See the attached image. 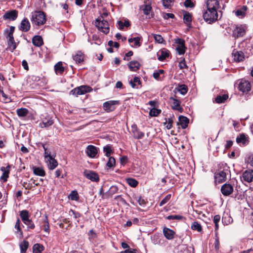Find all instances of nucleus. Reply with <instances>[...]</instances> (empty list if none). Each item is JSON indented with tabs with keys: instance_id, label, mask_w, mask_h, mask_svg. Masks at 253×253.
<instances>
[{
	"instance_id": "obj_1",
	"label": "nucleus",
	"mask_w": 253,
	"mask_h": 253,
	"mask_svg": "<svg viewBox=\"0 0 253 253\" xmlns=\"http://www.w3.org/2000/svg\"><path fill=\"white\" fill-rule=\"evenodd\" d=\"M14 30L15 27L13 26H11L9 29H7L5 31L6 38L7 40V49L10 50L12 52L13 51V50L16 48V44L14 41L13 35Z\"/></svg>"
},
{
	"instance_id": "obj_2",
	"label": "nucleus",
	"mask_w": 253,
	"mask_h": 253,
	"mask_svg": "<svg viewBox=\"0 0 253 253\" xmlns=\"http://www.w3.org/2000/svg\"><path fill=\"white\" fill-rule=\"evenodd\" d=\"M31 21L33 24L38 26L43 25L46 22L45 15L42 11H35L32 14Z\"/></svg>"
},
{
	"instance_id": "obj_3",
	"label": "nucleus",
	"mask_w": 253,
	"mask_h": 253,
	"mask_svg": "<svg viewBox=\"0 0 253 253\" xmlns=\"http://www.w3.org/2000/svg\"><path fill=\"white\" fill-rule=\"evenodd\" d=\"M203 17L207 22L211 24L217 19L218 14L217 10L207 8V9L203 12Z\"/></svg>"
},
{
	"instance_id": "obj_4",
	"label": "nucleus",
	"mask_w": 253,
	"mask_h": 253,
	"mask_svg": "<svg viewBox=\"0 0 253 253\" xmlns=\"http://www.w3.org/2000/svg\"><path fill=\"white\" fill-rule=\"evenodd\" d=\"M102 19V17L97 18L95 21V25L97 27L99 31L107 34L109 32V25L106 20Z\"/></svg>"
},
{
	"instance_id": "obj_5",
	"label": "nucleus",
	"mask_w": 253,
	"mask_h": 253,
	"mask_svg": "<svg viewBox=\"0 0 253 253\" xmlns=\"http://www.w3.org/2000/svg\"><path fill=\"white\" fill-rule=\"evenodd\" d=\"M92 90V88L89 86L81 85L72 89L70 91V94L78 96L79 95H83L91 92Z\"/></svg>"
},
{
	"instance_id": "obj_6",
	"label": "nucleus",
	"mask_w": 253,
	"mask_h": 253,
	"mask_svg": "<svg viewBox=\"0 0 253 253\" xmlns=\"http://www.w3.org/2000/svg\"><path fill=\"white\" fill-rule=\"evenodd\" d=\"M175 43L177 44L176 50L178 54H184L186 49L185 46V41L183 39L177 38L175 39Z\"/></svg>"
},
{
	"instance_id": "obj_7",
	"label": "nucleus",
	"mask_w": 253,
	"mask_h": 253,
	"mask_svg": "<svg viewBox=\"0 0 253 253\" xmlns=\"http://www.w3.org/2000/svg\"><path fill=\"white\" fill-rule=\"evenodd\" d=\"M246 29L243 25L237 26L233 31V36L235 38L243 37L246 33Z\"/></svg>"
},
{
	"instance_id": "obj_8",
	"label": "nucleus",
	"mask_w": 253,
	"mask_h": 253,
	"mask_svg": "<svg viewBox=\"0 0 253 253\" xmlns=\"http://www.w3.org/2000/svg\"><path fill=\"white\" fill-rule=\"evenodd\" d=\"M84 175L86 178L92 181L98 182L99 180L98 175L93 171L85 170L84 172Z\"/></svg>"
},
{
	"instance_id": "obj_9",
	"label": "nucleus",
	"mask_w": 253,
	"mask_h": 253,
	"mask_svg": "<svg viewBox=\"0 0 253 253\" xmlns=\"http://www.w3.org/2000/svg\"><path fill=\"white\" fill-rule=\"evenodd\" d=\"M119 104V101L110 100L103 103V108L105 110L109 112L114 111L115 109V106Z\"/></svg>"
},
{
	"instance_id": "obj_10",
	"label": "nucleus",
	"mask_w": 253,
	"mask_h": 253,
	"mask_svg": "<svg viewBox=\"0 0 253 253\" xmlns=\"http://www.w3.org/2000/svg\"><path fill=\"white\" fill-rule=\"evenodd\" d=\"M140 9L145 15L149 16V18L153 17V14H151V16H149L150 12L152 11V7L151 2L149 0L145 1L144 4L140 6Z\"/></svg>"
},
{
	"instance_id": "obj_11",
	"label": "nucleus",
	"mask_w": 253,
	"mask_h": 253,
	"mask_svg": "<svg viewBox=\"0 0 253 253\" xmlns=\"http://www.w3.org/2000/svg\"><path fill=\"white\" fill-rule=\"evenodd\" d=\"M233 191V187L230 184L225 183L221 188L222 194L225 196L230 195Z\"/></svg>"
},
{
	"instance_id": "obj_12",
	"label": "nucleus",
	"mask_w": 253,
	"mask_h": 253,
	"mask_svg": "<svg viewBox=\"0 0 253 253\" xmlns=\"http://www.w3.org/2000/svg\"><path fill=\"white\" fill-rule=\"evenodd\" d=\"M215 183H220L226 180V173L223 171H220L219 172L215 174L214 175Z\"/></svg>"
},
{
	"instance_id": "obj_13",
	"label": "nucleus",
	"mask_w": 253,
	"mask_h": 253,
	"mask_svg": "<svg viewBox=\"0 0 253 253\" xmlns=\"http://www.w3.org/2000/svg\"><path fill=\"white\" fill-rule=\"evenodd\" d=\"M242 180L250 183L253 179V170H246L242 174Z\"/></svg>"
},
{
	"instance_id": "obj_14",
	"label": "nucleus",
	"mask_w": 253,
	"mask_h": 253,
	"mask_svg": "<svg viewBox=\"0 0 253 253\" xmlns=\"http://www.w3.org/2000/svg\"><path fill=\"white\" fill-rule=\"evenodd\" d=\"M18 16V12L16 10L7 11L3 16L4 20H15Z\"/></svg>"
},
{
	"instance_id": "obj_15",
	"label": "nucleus",
	"mask_w": 253,
	"mask_h": 253,
	"mask_svg": "<svg viewBox=\"0 0 253 253\" xmlns=\"http://www.w3.org/2000/svg\"><path fill=\"white\" fill-rule=\"evenodd\" d=\"M233 60L235 62H240L244 59V55L242 51L234 50L232 53Z\"/></svg>"
},
{
	"instance_id": "obj_16",
	"label": "nucleus",
	"mask_w": 253,
	"mask_h": 253,
	"mask_svg": "<svg viewBox=\"0 0 253 253\" xmlns=\"http://www.w3.org/2000/svg\"><path fill=\"white\" fill-rule=\"evenodd\" d=\"M169 100L171 103V108L173 110H178L181 112L183 110L180 106V101L173 97H170Z\"/></svg>"
},
{
	"instance_id": "obj_17",
	"label": "nucleus",
	"mask_w": 253,
	"mask_h": 253,
	"mask_svg": "<svg viewBox=\"0 0 253 253\" xmlns=\"http://www.w3.org/2000/svg\"><path fill=\"white\" fill-rule=\"evenodd\" d=\"M207 7L209 9L217 10L219 7V1L218 0H208Z\"/></svg>"
},
{
	"instance_id": "obj_18",
	"label": "nucleus",
	"mask_w": 253,
	"mask_h": 253,
	"mask_svg": "<svg viewBox=\"0 0 253 253\" xmlns=\"http://www.w3.org/2000/svg\"><path fill=\"white\" fill-rule=\"evenodd\" d=\"M163 232L164 236L168 240H170L173 239L175 232L173 230L165 227L163 228Z\"/></svg>"
},
{
	"instance_id": "obj_19",
	"label": "nucleus",
	"mask_w": 253,
	"mask_h": 253,
	"mask_svg": "<svg viewBox=\"0 0 253 253\" xmlns=\"http://www.w3.org/2000/svg\"><path fill=\"white\" fill-rule=\"evenodd\" d=\"M239 89L243 92L249 91L251 89L250 83L246 81H242L239 84Z\"/></svg>"
},
{
	"instance_id": "obj_20",
	"label": "nucleus",
	"mask_w": 253,
	"mask_h": 253,
	"mask_svg": "<svg viewBox=\"0 0 253 253\" xmlns=\"http://www.w3.org/2000/svg\"><path fill=\"white\" fill-rule=\"evenodd\" d=\"M247 9L248 7L246 5H244L241 7L237 8L234 12L236 16L242 18L246 15Z\"/></svg>"
},
{
	"instance_id": "obj_21",
	"label": "nucleus",
	"mask_w": 253,
	"mask_h": 253,
	"mask_svg": "<svg viewBox=\"0 0 253 253\" xmlns=\"http://www.w3.org/2000/svg\"><path fill=\"white\" fill-rule=\"evenodd\" d=\"M86 152L88 157L94 158L97 154L96 147L93 145H88L86 148Z\"/></svg>"
},
{
	"instance_id": "obj_22",
	"label": "nucleus",
	"mask_w": 253,
	"mask_h": 253,
	"mask_svg": "<svg viewBox=\"0 0 253 253\" xmlns=\"http://www.w3.org/2000/svg\"><path fill=\"white\" fill-rule=\"evenodd\" d=\"M31 25L27 18H24L21 22L19 29L23 32H27L30 30Z\"/></svg>"
},
{
	"instance_id": "obj_23",
	"label": "nucleus",
	"mask_w": 253,
	"mask_h": 253,
	"mask_svg": "<svg viewBox=\"0 0 253 253\" xmlns=\"http://www.w3.org/2000/svg\"><path fill=\"white\" fill-rule=\"evenodd\" d=\"M169 50L166 49H163L158 53V55L159 56L158 60L162 61H164L169 56Z\"/></svg>"
},
{
	"instance_id": "obj_24",
	"label": "nucleus",
	"mask_w": 253,
	"mask_h": 253,
	"mask_svg": "<svg viewBox=\"0 0 253 253\" xmlns=\"http://www.w3.org/2000/svg\"><path fill=\"white\" fill-rule=\"evenodd\" d=\"M74 60L77 63H81L84 60V54L81 51H78L73 56Z\"/></svg>"
},
{
	"instance_id": "obj_25",
	"label": "nucleus",
	"mask_w": 253,
	"mask_h": 253,
	"mask_svg": "<svg viewBox=\"0 0 253 253\" xmlns=\"http://www.w3.org/2000/svg\"><path fill=\"white\" fill-rule=\"evenodd\" d=\"M48 168L50 169H54L58 165L57 161L53 157H49V159L46 160Z\"/></svg>"
},
{
	"instance_id": "obj_26",
	"label": "nucleus",
	"mask_w": 253,
	"mask_h": 253,
	"mask_svg": "<svg viewBox=\"0 0 253 253\" xmlns=\"http://www.w3.org/2000/svg\"><path fill=\"white\" fill-rule=\"evenodd\" d=\"M53 124V121L51 118L44 119L42 120V123L40 124V126L42 128L48 127Z\"/></svg>"
},
{
	"instance_id": "obj_27",
	"label": "nucleus",
	"mask_w": 253,
	"mask_h": 253,
	"mask_svg": "<svg viewBox=\"0 0 253 253\" xmlns=\"http://www.w3.org/2000/svg\"><path fill=\"white\" fill-rule=\"evenodd\" d=\"M132 131L133 137L136 139H141L144 136V133L139 130L136 126H132Z\"/></svg>"
},
{
	"instance_id": "obj_28",
	"label": "nucleus",
	"mask_w": 253,
	"mask_h": 253,
	"mask_svg": "<svg viewBox=\"0 0 253 253\" xmlns=\"http://www.w3.org/2000/svg\"><path fill=\"white\" fill-rule=\"evenodd\" d=\"M183 21L187 26L191 27L192 14L189 12H185L183 14Z\"/></svg>"
},
{
	"instance_id": "obj_29",
	"label": "nucleus",
	"mask_w": 253,
	"mask_h": 253,
	"mask_svg": "<svg viewBox=\"0 0 253 253\" xmlns=\"http://www.w3.org/2000/svg\"><path fill=\"white\" fill-rule=\"evenodd\" d=\"M33 170L34 173L40 176H44L45 172L43 169L42 167H33Z\"/></svg>"
},
{
	"instance_id": "obj_30",
	"label": "nucleus",
	"mask_w": 253,
	"mask_h": 253,
	"mask_svg": "<svg viewBox=\"0 0 253 253\" xmlns=\"http://www.w3.org/2000/svg\"><path fill=\"white\" fill-rule=\"evenodd\" d=\"M54 70L56 74H61L64 71L62 62H58L54 65Z\"/></svg>"
},
{
	"instance_id": "obj_31",
	"label": "nucleus",
	"mask_w": 253,
	"mask_h": 253,
	"mask_svg": "<svg viewBox=\"0 0 253 253\" xmlns=\"http://www.w3.org/2000/svg\"><path fill=\"white\" fill-rule=\"evenodd\" d=\"M129 69L132 71H136L139 69L140 64L136 61H130L128 64Z\"/></svg>"
},
{
	"instance_id": "obj_32",
	"label": "nucleus",
	"mask_w": 253,
	"mask_h": 253,
	"mask_svg": "<svg viewBox=\"0 0 253 253\" xmlns=\"http://www.w3.org/2000/svg\"><path fill=\"white\" fill-rule=\"evenodd\" d=\"M179 121L181 126V127L183 129L186 128L189 123L188 119L186 117L181 116L179 117Z\"/></svg>"
},
{
	"instance_id": "obj_33",
	"label": "nucleus",
	"mask_w": 253,
	"mask_h": 253,
	"mask_svg": "<svg viewBox=\"0 0 253 253\" xmlns=\"http://www.w3.org/2000/svg\"><path fill=\"white\" fill-rule=\"evenodd\" d=\"M129 84L132 88H138V85L141 84L140 79L137 77H135L132 80L129 81Z\"/></svg>"
},
{
	"instance_id": "obj_34",
	"label": "nucleus",
	"mask_w": 253,
	"mask_h": 253,
	"mask_svg": "<svg viewBox=\"0 0 253 253\" xmlns=\"http://www.w3.org/2000/svg\"><path fill=\"white\" fill-rule=\"evenodd\" d=\"M119 29L120 30H124L125 28H128L130 26L128 20H125L124 21L122 20L119 21L117 23Z\"/></svg>"
},
{
	"instance_id": "obj_35",
	"label": "nucleus",
	"mask_w": 253,
	"mask_h": 253,
	"mask_svg": "<svg viewBox=\"0 0 253 253\" xmlns=\"http://www.w3.org/2000/svg\"><path fill=\"white\" fill-rule=\"evenodd\" d=\"M175 90L180 92L182 95L186 94L188 91L187 86L185 84H178Z\"/></svg>"
},
{
	"instance_id": "obj_36",
	"label": "nucleus",
	"mask_w": 253,
	"mask_h": 253,
	"mask_svg": "<svg viewBox=\"0 0 253 253\" xmlns=\"http://www.w3.org/2000/svg\"><path fill=\"white\" fill-rule=\"evenodd\" d=\"M32 42L35 46H40L43 44L42 39L40 36H36L33 38Z\"/></svg>"
},
{
	"instance_id": "obj_37",
	"label": "nucleus",
	"mask_w": 253,
	"mask_h": 253,
	"mask_svg": "<svg viewBox=\"0 0 253 253\" xmlns=\"http://www.w3.org/2000/svg\"><path fill=\"white\" fill-rule=\"evenodd\" d=\"M20 215L24 223L26 222V221H28V220L30 219L29 218L30 215L29 212L27 210H23L21 211L20 212Z\"/></svg>"
},
{
	"instance_id": "obj_38",
	"label": "nucleus",
	"mask_w": 253,
	"mask_h": 253,
	"mask_svg": "<svg viewBox=\"0 0 253 253\" xmlns=\"http://www.w3.org/2000/svg\"><path fill=\"white\" fill-rule=\"evenodd\" d=\"M118 191V187L115 185H113L109 188L108 191L106 193V195L107 196V197H112L114 194L117 193Z\"/></svg>"
},
{
	"instance_id": "obj_39",
	"label": "nucleus",
	"mask_w": 253,
	"mask_h": 253,
	"mask_svg": "<svg viewBox=\"0 0 253 253\" xmlns=\"http://www.w3.org/2000/svg\"><path fill=\"white\" fill-rule=\"evenodd\" d=\"M43 246L40 244H36L33 247V253H42V251H43Z\"/></svg>"
},
{
	"instance_id": "obj_40",
	"label": "nucleus",
	"mask_w": 253,
	"mask_h": 253,
	"mask_svg": "<svg viewBox=\"0 0 253 253\" xmlns=\"http://www.w3.org/2000/svg\"><path fill=\"white\" fill-rule=\"evenodd\" d=\"M17 115L20 117H24L27 115L29 113L28 109L24 108L18 109L16 111Z\"/></svg>"
},
{
	"instance_id": "obj_41",
	"label": "nucleus",
	"mask_w": 253,
	"mask_h": 253,
	"mask_svg": "<svg viewBox=\"0 0 253 253\" xmlns=\"http://www.w3.org/2000/svg\"><path fill=\"white\" fill-rule=\"evenodd\" d=\"M10 166L8 165L6 167V170L3 172L2 175L0 176V180H2L3 182L7 181V178L9 176V173L10 171Z\"/></svg>"
},
{
	"instance_id": "obj_42",
	"label": "nucleus",
	"mask_w": 253,
	"mask_h": 253,
	"mask_svg": "<svg viewBox=\"0 0 253 253\" xmlns=\"http://www.w3.org/2000/svg\"><path fill=\"white\" fill-rule=\"evenodd\" d=\"M127 183L132 187H135L137 186L138 182V181L132 178H127L126 179Z\"/></svg>"
},
{
	"instance_id": "obj_43",
	"label": "nucleus",
	"mask_w": 253,
	"mask_h": 253,
	"mask_svg": "<svg viewBox=\"0 0 253 253\" xmlns=\"http://www.w3.org/2000/svg\"><path fill=\"white\" fill-rule=\"evenodd\" d=\"M228 95L223 94L222 95H218L215 98V102L217 103H222L227 99Z\"/></svg>"
},
{
	"instance_id": "obj_44",
	"label": "nucleus",
	"mask_w": 253,
	"mask_h": 253,
	"mask_svg": "<svg viewBox=\"0 0 253 253\" xmlns=\"http://www.w3.org/2000/svg\"><path fill=\"white\" fill-rule=\"evenodd\" d=\"M191 228L192 230H196L198 232H200L202 230L201 224L197 221H195L192 223Z\"/></svg>"
},
{
	"instance_id": "obj_45",
	"label": "nucleus",
	"mask_w": 253,
	"mask_h": 253,
	"mask_svg": "<svg viewBox=\"0 0 253 253\" xmlns=\"http://www.w3.org/2000/svg\"><path fill=\"white\" fill-rule=\"evenodd\" d=\"M236 141L238 143H242L245 144L247 142V138L244 134H241L236 138Z\"/></svg>"
},
{
	"instance_id": "obj_46",
	"label": "nucleus",
	"mask_w": 253,
	"mask_h": 253,
	"mask_svg": "<svg viewBox=\"0 0 253 253\" xmlns=\"http://www.w3.org/2000/svg\"><path fill=\"white\" fill-rule=\"evenodd\" d=\"M103 151L105 153V156L109 157L113 153L112 147L110 145H107L103 147Z\"/></svg>"
},
{
	"instance_id": "obj_47",
	"label": "nucleus",
	"mask_w": 253,
	"mask_h": 253,
	"mask_svg": "<svg viewBox=\"0 0 253 253\" xmlns=\"http://www.w3.org/2000/svg\"><path fill=\"white\" fill-rule=\"evenodd\" d=\"M29 246V243L27 241H23L20 245L21 253H24L26 252Z\"/></svg>"
},
{
	"instance_id": "obj_48",
	"label": "nucleus",
	"mask_w": 253,
	"mask_h": 253,
	"mask_svg": "<svg viewBox=\"0 0 253 253\" xmlns=\"http://www.w3.org/2000/svg\"><path fill=\"white\" fill-rule=\"evenodd\" d=\"M161 112V110L153 108L150 110L149 115L152 117H156L158 116Z\"/></svg>"
},
{
	"instance_id": "obj_49",
	"label": "nucleus",
	"mask_w": 253,
	"mask_h": 253,
	"mask_svg": "<svg viewBox=\"0 0 253 253\" xmlns=\"http://www.w3.org/2000/svg\"><path fill=\"white\" fill-rule=\"evenodd\" d=\"M15 228L17 229L16 233H19V235L22 237L23 235L22 231L20 228V220L19 218H17L15 225Z\"/></svg>"
},
{
	"instance_id": "obj_50",
	"label": "nucleus",
	"mask_w": 253,
	"mask_h": 253,
	"mask_svg": "<svg viewBox=\"0 0 253 253\" xmlns=\"http://www.w3.org/2000/svg\"><path fill=\"white\" fill-rule=\"evenodd\" d=\"M109 160L106 164L107 167L109 168H113L115 165V159L112 157H109Z\"/></svg>"
},
{
	"instance_id": "obj_51",
	"label": "nucleus",
	"mask_w": 253,
	"mask_h": 253,
	"mask_svg": "<svg viewBox=\"0 0 253 253\" xmlns=\"http://www.w3.org/2000/svg\"><path fill=\"white\" fill-rule=\"evenodd\" d=\"M174 0H163V5L166 8H170Z\"/></svg>"
},
{
	"instance_id": "obj_52",
	"label": "nucleus",
	"mask_w": 253,
	"mask_h": 253,
	"mask_svg": "<svg viewBox=\"0 0 253 253\" xmlns=\"http://www.w3.org/2000/svg\"><path fill=\"white\" fill-rule=\"evenodd\" d=\"M43 230L45 232L47 233L48 234L50 232V228H49V223L47 220V217L45 216V219L44 220V225H43Z\"/></svg>"
},
{
	"instance_id": "obj_53",
	"label": "nucleus",
	"mask_w": 253,
	"mask_h": 253,
	"mask_svg": "<svg viewBox=\"0 0 253 253\" xmlns=\"http://www.w3.org/2000/svg\"><path fill=\"white\" fill-rule=\"evenodd\" d=\"M183 216L180 215H170L166 217L168 220H181Z\"/></svg>"
},
{
	"instance_id": "obj_54",
	"label": "nucleus",
	"mask_w": 253,
	"mask_h": 253,
	"mask_svg": "<svg viewBox=\"0 0 253 253\" xmlns=\"http://www.w3.org/2000/svg\"><path fill=\"white\" fill-rule=\"evenodd\" d=\"M155 41L159 43H162L164 42V39L161 35L157 34H152Z\"/></svg>"
},
{
	"instance_id": "obj_55",
	"label": "nucleus",
	"mask_w": 253,
	"mask_h": 253,
	"mask_svg": "<svg viewBox=\"0 0 253 253\" xmlns=\"http://www.w3.org/2000/svg\"><path fill=\"white\" fill-rule=\"evenodd\" d=\"M171 194L167 195L160 203V206H163L164 205L166 204L171 198Z\"/></svg>"
},
{
	"instance_id": "obj_56",
	"label": "nucleus",
	"mask_w": 253,
	"mask_h": 253,
	"mask_svg": "<svg viewBox=\"0 0 253 253\" xmlns=\"http://www.w3.org/2000/svg\"><path fill=\"white\" fill-rule=\"evenodd\" d=\"M69 198L72 200H77L78 199V194L77 191H73L69 196Z\"/></svg>"
},
{
	"instance_id": "obj_57",
	"label": "nucleus",
	"mask_w": 253,
	"mask_h": 253,
	"mask_svg": "<svg viewBox=\"0 0 253 253\" xmlns=\"http://www.w3.org/2000/svg\"><path fill=\"white\" fill-rule=\"evenodd\" d=\"M173 121L171 119L169 118L166 120V122L164 123L166 127L168 129H170L172 127Z\"/></svg>"
},
{
	"instance_id": "obj_58",
	"label": "nucleus",
	"mask_w": 253,
	"mask_h": 253,
	"mask_svg": "<svg viewBox=\"0 0 253 253\" xmlns=\"http://www.w3.org/2000/svg\"><path fill=\"white\" fill-rule=\"evenodd\" d=\"M162 17L165 19H168L169 18H174L175 17V16L172 13H167L165 12H163Z\"/></svg>"
},
{
	"instance_id": "obj_59",
	"label": "nucleus",
	"mask_w": 253,
	"mask_h": 253,
	"mask_svg": "<svg viewBox=\"0 0 253 253\" xmlns=\"http://www.w3.org/2000/svg\"><path fill=\"white\" fill-rule=\"evenodd\" d=\"M24 224L27 226V228L29 229H34L35 228V225L31 219L28 220V221H26Z\"/></svg>"
},
{
	"instance_id": "obj_60",
	"label": "nucleus",
	"mask_w": 253,
	"mask_h": 253,
	"mask_svg": "<svg viewBox=\"0 0 253 253\" xmlns=\"http://www.w3.org/2000/svg\"><path fill=\"white\" fill-rule=\"evenodd\" d=\"M179 67L180 69H181L187 68V66L185 63V61L184 59H183L182 60H181L179 63Z\"/></svg>"
},
{
	"instance_id": "obj_61",
	"label": "nucleus",
	"mask_w": 253,
	"mask_h": 253,
	"mask_svg": "<svg viewBox=\"0 0 253 253\" xmlns=\"http://www.w3.org/2000/svg\"><path fill=\"white\" fill-rule=\"evenodd\" d=\"M108 45L112 47L114 46L116 48H118L119 47V43L117 42H113L112 41H110L108 42Z\"/></svg>"
},
{
	"instance_id": "obj_62",
	"label": "nucleus",
	"mask_w": 253,
	"mask_h": 253,
	"mask_svg": "<svg viewBox=\"0 0 253 253\" xmlns=\"http://www.w3.org/2000/svg\"><path fill=\"white\" fill-rule=\"evenodd\" d=\"M133 40H134V42L135 46H136L137 47H139L141 45V43L139 42L140 40V38H139V37L134 38Z\"/></svg>"
},
{
	"instance_id": "obj_63",
	"label": "nucleus",
	"mask_w": 253,
	"mask_h": 253,
	"mask_svg": "<svg viewBox=\"0 0 253 253\" xmlns=\"http://www.w3.org/2000/svg\"><path fill=\"white\" fill-rule=\"evenodd\" d=\"M184 5L187 7H193L194 6L193 2L189 0H186L184 2Z\"/></svg>"
},
{
	"instance_id": "obj_64",
	"label": "nucleus",
	"mask_w": 253,
	"mask_h": 253,
	"mask_svg": "<svg viewBox=\"0 0 253 253\" xmlns=\"http://www.w3.org/2000/svg\"><path fill=\"white\" fill-rule=\"evenodd\" d=\"M119 253H136V250L134 249H127L124 251L121 252Z\"/></svg>"
}]
</instances>
